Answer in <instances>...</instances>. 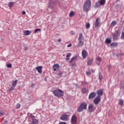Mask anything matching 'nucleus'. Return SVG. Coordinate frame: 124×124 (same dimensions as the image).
Here are the masks:
<instances>
[{
    "label": "nucleus",
    "instance_id": "nucleus-34",
    "mask_svg": "<svg viewBox=\"0 0 124 124\" xmlns=\"http://www.w3.org/2000/svg\"><path fill=\"white\" fill-rule=\"evenodd\" d=\"M20 107H21V105L20 104H17L16 106V109H19V108H20Z\"/></svg>",
    "mask_w": 124,
    "mask_h": 124
},
{
    "label": "nucleus",
    "instance_id": "nucleus-16",
    "mask_svg": "<svg viewBox=\"0 0 124 124\" xmlns=\"http://www.w3.org/2000/svg\"><path fill=\"white\" fill-rule=\"evenodd\" d=\"M88 55V53L86 50H83L82 52V56L83 59H86L87 55Z\"/></svg>",
    "mask_w": 124,
    "mask_h": 124
},
{
    "label": "nucleus",
    "instance_id": "nucleus-47",
    "mask_svg": "<svg viewBox=\"0 0 124 124\" xmlns=\"http://www.w3.org/2000/svg\"><path fill=\"white\" fill-rule=\"evenodd\" d=\"M86 74L87 75H91V72H86Z\"/></svg>",
    "mask_w": 124,
    "mask_h": 124
},
{
    "label": "nucleus",
    "instance_id": "nucleus-50",
    "mask_svg": "<svg viewBox=\"0 0 124 124\" xmlns=\"http://www.w3.org/2000/svg\"><path fill=\"white\" fill-rule=\"evenodd\" d=\"M24 49H25V50H28V46H26Z\"/></svg>",
    "mask_w": 124,
    "mask_h": 124
},
{
    "label": "nucleus",
    "instance_id": "nucleus-6",
    "mask_svg": "<svg viewBox=\"0 0 124 124\" xmlns=\"http://www.w3.org/2000/svg\"><path fill=\"white\" fill-rule=\"evenodd\" d=\"M106 2V0H100L98 2H96L95 4V7L97 8V7H99V6H101V5H104Z\"/></svg>",
    "mask_w": 124,
    "mask_h": 124
},
{
    "label": "nucleus",
    "instance_id": "nucleus-35",
    "mask_svg": "<svg viewBox=\"0 0 124 124\" xmlns=\"http://www.w3.org/2000/svg\"><path fill=\"white\" fill-rule=\"evenodd\" d=\"M6 66H7V67H8L9 68H10V67H11V66H12V64H11V63H8L6 64Z\"/></svg>",
    "mask_w": 124,
    "mask_h": 124
},
{
    "label": "nucleus",
    "instance_id": "nucleus-10",
    "mask_svg": "<svg viewBox=\"0 0 124 124\" xmlns=\"http://www.w3.org/2000/svg\"><path fill=\"white\" fill-rule=\"evenodd\" d=\"M60 120H61L62 121H64L65 122L68 121L69 120L68 115H66V114L62 115L60 117Z\"/></svg>",
    "mask_w": 124,
    "mask_h": 124
},
{
    "label": "nucleus",
    "instance_id": "nucleus-39",
    "mask_svg": "<svg viewBox=\"0 0 124 124\" xmlns=\"http://www.w3.org/2000/svg\"><path fill=\"white\" fill-rule=\"evenodd\" d=\"M3 115V111L0 109V116H1Z\"/></svg>",
    "mask_w": 124,
    "mask_h": 124
},
{
    "label": "nucleus",
    "instance_id": "nucleus-52",
    "mask_svg": "<svg viewBox=\"0 0 124 124\" xmlns=\"http://www.w3.org/2000/svg\"><path fill=\"white\" fill-rule=\"evenodd\" d=\"M98 65H99V63H97Z\"/></svg>",
    "mask_w": 124,
    "mask_h": 124
},
{
    "label": "nucleus",
    "instance_id": "nucleus-8",
    "mask_svg": "<svg viewBox=\"0 0 124 124\" xmlns=\"http://www.w3.org/2000/svg\"><path fill=\"white\" fill-rule=\"evenodd\" d=\"M95 109V107H94L93 104H90L88 107V110L90 113H93V112H94Z\"/></svg>",
    "mask_w": 124,
    "mask_h": 124
},
{
    "label": "nucleus",
    "instance_id": "nucleus-44",
    "mask_svg": "<svg viewBox=\"0 0 124 124\" xmlns=\"http://www.w3.org/2000/svg\"><path fill=\"white\" fill-rule=\"evenodd\" d=\"M22 15H26V12L25 11H23L22 12Z\"/></svg>",
    "mask_w": 124,
    "mask_h": 124
},
{
    "label": "nucleus",
    "instance_id": "nucleus-37",
    "mask_svg": "<svg viewBox=\"0 0 124 124\" xmlns=\"http://www.w3.org/2000/svg\"><path fill=\"white\" fill-rule=\"evenodd\" d=\"M70 34H71V35H73L75 34V32L74 31H71L70 32Z\"/></svg>",
    "mask_w": 124,
    "mask_h": 124
},
{
    "label": "nucleus",
    "instance_id": "nucleus-30",
    "mask_svg": "<svg viewBox=\"0 0 124 124\" xmlns=\"http://www.w3.org/2000/svg\"><path fill=\"white\" fill-rule=\"evenodd\" d=\"M14 5V2H10L9 3V7L11 8Z\"/></svg>",
    "mask_w": 124,
    "mask_h": 124
},
{
    "label": "nucleus",
    "instance_id": "nucleus-46",
    "mask_svg": "<svg viewBox=\"0 0 124 124\" xmlns=\"http://www.w3.org/2000/svg\"><path fill=\"white\" fill-rule=\"evenodd\" d=\"M59 124H67L65 122H61L59 123Z\"/></svg>",
    "mask_w": 124,
    "mask_h": 124
},
{
    "label": "nucleus",
    "instance_id": "nucleus-43",
    "mask_svg": "<svg viewBox=\"0 0 124 124\" xmlns=\"http://www.w3.org/2000/svg\"><path fill=\"white\" fill-rule=\"evenodd\" d=\"M58 75L59 76H62V72H59L58 73Z\"/></svg>",
    "mask_w": 124,
    "mask_h": 124
},
{
    "label": "nucleus",
    "instance_id": "nucleus-5",
    "mask_svg": "<svg viewBox=\"0 0 124 124\" xmlns=\"http://www.w3.org/2000/svg\"><path fill=\"white\" fill-rule=\"evenodd\" d=\"M78 46H83L84 45V42H83V40H84V37L83 36V34L79 33V37H78Z\"/></svg>",
    "mask_w": 124,
    "mask_h": 124
},
{
    "label": "nucleus",
    "instance_id": "nucleus-21",
    "mask_svg": "<svg viewBox=\"0 0 124 124\" xmlns=\"http://www.w3.org/2000/svg\"><path fill=\"white\" fill-rule=\"evenodd\" d=\"M117 46H118V43L116 42H114L110 44V47H111V48L117 47Z\"/></svg>",
    "mask_w": 124,
    "mask_h": 124
},
{
    "label": "nucleus",
    "instance_id": "nucleus-36",
    "mask_svg": "<svg viewBox=\"0 0 124 124\" xmlns=\"http://www.w3.org/2000/svg\"><path fill=\"white\" fill-rule=\"evenodd\" d=\"M15 88V87H14L13 86H12L10 88V89L9 90V91H10V92H12V91H13Z\"/></svg>",
    "mask_w": 124,
    "mask_h": 124
},
{
    "label": "nucleus",
    "instance_id": "nucleus-26",
    "mask_svg": "<svg viewBox=\"0 0 124 124\" xmlns=\"http://www.w3.org/2000/svg\"><path fill=\"white\" fill-rule=\"evenodd\" d=\"M116 24H117V21H112L111 23L110 26L111 27H114L115 26H116Z\"/></svg>",
    "mask_w": 124,
    "mask_h": 124
},
{
    "label": "nucleus",
    "instance_id": "nucleus-15",
    "mask_svg": "<svg viewBox=\"0 0 124 124\" xmlns=\"http://www.w3.org/2000/svg\"><path fill=\"white\" fill-rule=\"evenodd\" d=\"M36 70H37L38 73H39L40 74H41V73H42V66H37L36 67Z\"/></svg>",
    "mask_w": 124,
    "mask_h": 124
},
{
    "label": "nucleus",
    "instance_id": "nucleus-20",
    "mask_svg": "<svg viewBox=\"0 0 124 124\" xmlns=\"http://www.w3.org/2000/svg\"><path fill=\"white\" fill-rule=\"evenodd\" d=\"M70 57H71V53L69 52L66 54V61H69L70 60Z\"/></svg>",
    "mask_w": 124,
    "mask_h": 124
},
{
    "label": "nucleus",
    "instance_id": "nucleus-3",
    "mask_svg": "<svg viewBox=\"0 0 124 124\" xmlns=\"http://www.w3.org/2000/svg\"><path fill=\"white\" fill-rule=\"evenodd\" d=\"M87 106L88 105L85 102H82L78 108V112H82L83 110H87Z\"/></svg>",
    "mask_w": 124,
    "mask_h": 124
},
{
    "label": "nucleus",
    "instance_id": "nucleus-17",
    "mask_svg": "<svg viewBox=\"0 0 124 124\" xmlns=\"http://www.w3.org/2000/svg\"><path fill=\"white\" fill-rule=\"evenodd\" d=\"M60 68V65L59 64H55L53 66V69L54 71H57V69Z\"/></svg>",
    "mask_w": 124,
    "mask_h": 124
},
{
    "label": "nucleus",
    "instance_id": "nucleus-45",
    "mask_svg": "<svg viewBox=\"0 0 124 124\" xmlns=\"http://www.w3.org/2000/svg\"><path fill=\"white\" fill-rule=\"evenodd\" d=\"M31 118L32 121H33V120H36V119H34L35 117L33 115H31Z\"/></svg>",
    "mask_w": 124,
    "mask_h": 124
},
{
    "label": "nucleus",
    "instance_id": "nucleus-2",
    "mask_svg": "<svg viewBox=\"0 0 124 124\" xmlns=\"http://www.w3.org/2000/svg\"><path fill=\"white\" fill-rule=\"evenodd\" d=\"M53 93L57 97H61L63 96L64 93L62 91L56 89L53 91Z\"/></svg>",
    "mask_w": 124,
    "mask_h": 124
},
{
    "label": "nucleus",
    "instance_id": "nucleus-19",
    "mask_svg": "<svg viewBox=\"0 0 124 124\" xmlns=\"http://www.w3.org/2000/svg\"><path fill=\"white\" fill-rule=\"evenodd\" d=\"M100 19L97 18L96 19L95 22V27L96 28H97L99 25H100V21H99Z\"/></svg>",
    "mask_w": 124,
    "mask_h": 124
},
{
    "label": "nucleus",
    "instance_id": "nucleus-7",
    "mask_svg": "<svg viewBox=\"0 0 124 124\" xmlns=\"http://www.w3.org/2000/svg\"><path fill=\"white\" fill-rule=\"evenodd\" d=\"M71 124H77V116L74 114L71 118Z\"/></svg>",
    "mask_w": 124,
    "mask_h": 124
},
{
    "label": "nucleus",
    "instance_id": "nucleus-12",
    "mask_svg": "<svg viewBox=\"0 0 124 124\" xmlns=\"http://www.w3.org/2000/svg\"><path fill=\"white\" fill-rule=\"evenodd\" d=\"M96 96V93L95 92H92L89 96V99H93V98H94Z\"/></svg>",
    "mask_w": 124,
    "mask_h": 124
},
{
    "label": "nucleus",
    "instance_id": "nucleus-41",
    "mask_svg": "<svg viewBox=\"0 0 124 124\" xmlns=\"http://www.w3.org/2000/svg\"><path fill=\"white\" fill-rule=\"evenodd\" d=\"M28 116L29 117H30L31 118V116H32V114L28 113Z\"/></svg>",
    "mask_w": 124,
    "mask_h": 124
},
{
    "label": "nucleus",
    "instance_id": "nucleus-11",
    "mask_svg": "<svg viewBox=\"0 0 124 124\" xmlns=\"http://www.w3.org/2000/svg\"><path fill=\"white\" fill-rule=\"evenodd\" d=\"M101 100V97H100L99 96H97L94 99V103L95 104V105L98 104L99 102H100Z\"/></svg>",
    "mask_w": 124,
    "mask_h": 124
},
{
    "label": "nucleus",
    "instance_id": "nucleus-32",
    "mask_svg": "<svg viewBox=\"0 0 124 124\" xmlns=\"http://www.w3.org/2000/svg\"><path fill=\"white\" fill-rule=\"evenodd\" d=\"M85 27L86 29H90V27H91V24L89 23H86Z\"/></svg>",
    "mask_w": 124,
    "mask_h": 124
},
{
    "label": "nucleus",
    "instance_id": "nucleus-14",
    "mask_svg": "<svg viewBox=\"0 0 124 124\" xmlns=\"http://www.w3.org/2000/svg\"><path fill=\"white\" fill-rule=\"evenodd\" d=\"M97 93L98 95L97 96H99L101 97L103 95V90L102 89H99L97 91Z\"/></svg>",
    "mask_w": 124,
    "mask_h": 124
},
{
    "label": "nucleus",
    "instance_id": "nucleus-4",
    "mask_svg": "<svg viewBox=\"0 0 124 124\" xmlns=\"http://www.w3.org/2000/svg\"><path fill=\"white\" fill-rule=\"evenodd\" d=\"M77 58H78V56L76 55L69 61V63L71 66H75L76 65V60H77Z\"/></svg>",
    "mask_w": 124,
    "mask_h": 124
},
{
    "label": "nucleus",
    "instance_id": "nucleus-38",
    "mask_svg": "<svg viewBox=\"0 0 124 124\" xmlns=\"http://www.w3.org/2000/svg\"><path fill=\"white\" fill-rule=\"evenodd\" d=\"M121 39H124V32H122L121 35Z\"/></svg>",
    "mask_w": 124,
    "mask_h": 124
},
{
    "label": "nucleus",
    "instance_id": "nucleus-29",
    "mask_svg": "<svg viewBox=\"0 0 124 124\" xmlns=\"http://www.w3.org/2000/svg\"><path fill=\"white\" fill-rule=\"evenodd\" d=\"M83 93H88V90L86 88H84L82 90Z\"/></svg>",
    "mask_w": 124,
    "mask_h": 124
},
{
    "label": "nucleus",
    "instance_id": "nucleus-24",
    "mask_svg": "<svg viewBox=\"0 0 124 124\" xmlns=\"http://www.w3.org/2000/svg\"><path fill=\"white\" fill-rule=\"evenodd\" d=\"M39 32H41V29H36L34 31V33H38Z\"/></svg>",
    "mask_w": 124,
    "mask_h": 124
},
{
    "label": "nucleus",
    "instance_id": "nucleus-53",
    "mask_svg": "<svg viewBox=\"0 0 124 124\" xmlns=\"http://www.w3.org/2000/svg\"><path fill=\"white\" fill-rule=\"evenodd\" d=\"M84 84H86V82H84Z\"/></svg>",
    "mask_w": 124,
    "mask_h": 124
},
{
    "label": "nucleus",
    "instance_id": "nucleus-51",
    "mask_svg": "<svg viewBox=\"0 0 124 124\" xmlns=\"http://www.w3.org/2000/svg\"><path fill=\"white\" fill-rule=\"evenodd\" d=\"M32 86H34V84H32Z\"/></svg>",
    "mask_w": 124,
    "mask_h": 124
},
{
    "label": "nucleus",
    "instance_id": "nucleus-27",
    "mask_svg": "<svg viewBox=\"0 0 124 124\" xmlns=\"http://www.w3.org/2000/svg\"><path fill=\"white\" fill-rule=\"evenodd\" d=\"M17 82H18L17 80H15L12 83L13 87H16V85H17Z\"/></svg>",
    "mask_w": 124,
    "mask_h": 124
},
{
    "label": "nucleus",
    "instance_id": "nucleus-9",
    "mask_svg": "<svg viewBox=\"0 0 124 124\" xmlns=\"http://www.w3.org/2000/svg\"><path fill=\"white\" fill-rule=\"evenodd\" d=\"M56 3V0H50L48 3V8H52L55 6Z\"/></svg>",
    "mask_w": 124,
    "mask_h": 124
},
{
    "label": "nucleus",
    "instance_id": "nucleus-42",
    "mask_svg": "<svg viewBox=\"0 0 124 124\" xmlns=\"http://www.w3.org/2000/svg\"><path fill=\"white\" fill-rule=\"evenodd\" d=\"M102 76L99 74V79H100V80H102Z\"/></svg>",
    "mask_w": 124,
    "mask_h": 124
},
{
    "label": "nucleus",
    "instance_id": "nucleus-28",
    "mask_svg": "<svg viewBox=\"0 0 124 124\" xmlns=\"http://www.w3.org/2000/svg\"><path fill=\"white\" fill-rule=\"evenodd\" d=\"M119 104L121 106H124V100H123L122 99H120L119 100Z\"/></svg>",
    "mask_w": 124,
    "mask_h": 124
},
{
    "label": "nucleus",
    "instance_id": "nucleus-13",
    "mask_svg": "<svg viewBox=\"0 0 124 124\" xmlns=\"http://www.w3.org/2000/svg\"><path fill=\"white\" fill-rule=\"evenodd\" d=\"M119 32L118 31H115L113 33V40H117L118 37H119Z\"/></svg>",
    "mask_w": 124,
    "mask_h": 124
},
{
    "label": "nucleus",
    "instance_id": "nucleus-48",
    "mask_svg": "<svg viewBox=\"0 0 124 124\" xmlns=\"http://www.w3.org/2000/svg\"><path fill=\"white\" fill-rule=\"evenodd\" d=\"M108 70H110V69H111V65L108 66Z\"/></svg>",
    "mask_w": 124,
    "mask_h": 124
},
{
    "label": "nucleus",
    "instance_id": "nucleus-33",
    "mask_svg": "<svg viewBox=\"0 0 124 124\" xmlns=\"http://www.w3.org/2000/svg\"><path fill=\"white\" fill-rule=\"evenodd\" d=\"M96 61L97 62H101V61H102V59L100 57H98L97 58H96Z\"/></svg>",
    "mask_w": 124,
    "mask_h": 124
},
{
    "label": "nucleus",
    "instance_id": "nucleus-25",
    "mask_svg": "<svg viewBox=\"0 0 124 124\" xmlns=\"http://www.w3.org/2000/svg\"><path fill=\"white\" fill-rule=\"evenodd\" d=\"M75 15V12L71 11L69 13V17H73Z\"/></svg>",
    "mask_w": 124,
    "mask_h": 124
},
{
    "label": "nucleus",
    "instance_id": "nucleus-1",
    "mask_svg": "<svg viewBox=\"0 0 124 124\" xmlns=\"http://www.w3.org/2000/svg\"><path fill=\"white\" fill-rule=\"evenodd\" d=\"M91 6H92V1L90 0H86L83 6V11L87 13L89 12L91 9Z\"/></svg>",
    "mask_w": 124,
    "mask_h": 124
},
{
    "label": "nucleus",
    "instance_id": "nucleus-49",
    "mask_svg": "<svg viewBox=\"0 0 124 124\" xmlns=\"http://www.w3.org/2000/svg\"><path fill=\"white\" fill-rule=\"evenodd\" d=\"M62 42V39H59L58 40V42Z\"/></svg>",
    "mask_w": 124,
    "mask_h": 124
},
{
    "label": "nucleus",
    "instance_id": "nucleus-22",
    "mask_svg": "<svg viewBox=\"0 0 124 124\" xmlns=\"http://www.w3.org/2000/svg\"><path fill=\"white\" fill-rule=\"evenodd\" d=\"M112 42V40L110 38H107L105 41V43H107V44H110Z\"/></svg>",
    "mask_w": 124,
    "mask_h": 124
},
{
    "label": "nucleus",
    "instance_id": "nucleus-18",
    "mask_svg": "<svg viewBox=\"0 0 124 124\" xmlns=\"http://www.w3.org/2000/svg\"><path fill=\"white\" fill-rule=\"evenodd\" d=\"M93 59L90 58L87 61L88 65H92L93 64Z\"/></svg>",
    "mask_w": 124,
    "mask_h": 124
},
{
    "label": "nucleus",
    "instance_id": "nucleus-23",
    "mask_svg": "<svg viewBox=\"0 0 124 124\" xmlns=\"http://www.w3.org/2000/svg\"><path fill=\"white\" fill-rule=\"evenodd\" d=\"M31 32V31H30L26 30L24 32V35H30Z\"/></svg>",
    "mask_w": 124,
    "mask_h": 124
},
{
    "label": "nucleus",
    "instance_id": "nucleus-40",
    "mask_svg": "<svg viewBox=\"0 0 124 124\" xmlns=\"http://www.w3.org/2000/svg\"><path fill=\"white\" fill-rule=\"evenodd\" d=\"M71 46H72V44L70 43L67 46V47H68V48H69L70 47H71Z\"/></svg>",
    "mask_w": 124,
    "mask_h": 124
},
{
    "label": "nucleus",
    "instance_id": "nucleus-31",
    "mask_svg": "<svg viewBox=\"0 0 124 124\" xmlns=\"http://www.w3.org/2000/svg\"><path fill=\"white\" fill-rule=\"evenodd\" d=\"M38 123V120H33L31 124H37Z\"/></svg>",
    "mask_w": 124,
    "mask_h": 124
}]
</instances>
